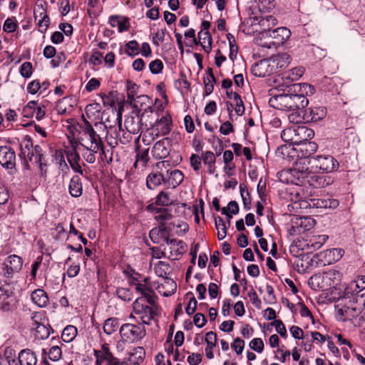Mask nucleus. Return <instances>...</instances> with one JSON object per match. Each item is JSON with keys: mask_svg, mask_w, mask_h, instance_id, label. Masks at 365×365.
<instances>
[{"mask_svg": "<svg viewBox=\"0 0 365 365\" xmlns=\"http://www.w3.org/2000/svg\"><path fill=\"white\" fill-rule=\"evenodd\" d=\"M77 329L73 325L66 326L62 331L61 339L65 342H71L77 335Z\"/></svg>", "mask_w": 365, "mask_h": 365, "instance_id": "obj_50", "label": "nucleus"}, {"mask_svg": "<svg viewBox=\"0 0 365 365\" xmlns=\"http://www.w3.org/2000/svg\"><path fill=\"white\" fill-rule=\"evenodd\" d=\"M125 275L128 277V284L130 286H133L134 284L137 283V282L140 281L143 278L140 274L135 272L133 269L128 267L126 269L123 271Z\"/></svg>", "mask_w": 365, "mask_h": 365, "instance_id": "obj_52", "label": "nucleus"}, {"mask_svg": "<svg viewBox=\"0 0 365 365\" xmlns=\"http://www.w3.org/2000/svg\"><path fill=\"white\" fill-rule=\"evenodd\" d=\"M23 267V259L16 255L8 256L2 267V274L4 277L11 279L16 273H19Z\"/></svg>", "mask_w": 365, "mask_h": 365, "instance_id": "obj_14", "label": "nucleus"}, {"mask_svg": "<svg viewBox=\"0 0 365 365\" xmlns=\"http://www.w3.org/2000/svg\"><path fill=\"white\" fill-rule=\"evenodd\" d=\"M272 39L275 49L282 45L291 36V31L286 27H278L272 29Z\"/></svg>", "mask_w": 365, "mask_h": 365, "instance_id": "obj_34", "label": "nucleus"}, {"mask_svg": "<svg viewBox=\"0 0 365 365\" xmlns=\"http://www.w3.org/2000/svg\"><path fill=\"white\" fill-rule=\"evenodd\" d=\"M148 148L138 150L135 157V162L134 163V166L137 168L138 166H140L141 168H145L147 166L148 163L150 160L148 155Z\"/></svg>", "mask_w": 365, "mask_h": 365, "instance_id": "obj_46", "label": "nucleus"}, {"mask_svg": "<svg viewBox=\"0 0 365 365\" xmlns=\"http://www.w3.org/2000/svg\"><path fill=\"white\" fill-rule=\"evenodd\" d=\"M124 125L127 131L137 134L140 130V120L138 117L128 116L125 119Z\"/></svg>", "mask_w": 365, "mask_h": 365, "instance_id": "obj_41", "label": "nucleus"}, {"mask_svg": "<svg viewBox=\"0 0 365 365\" xmlns=\"http://www.w3.org/2000/svg\"><path fill=\"white\" fill-rule=\"evenodd\" d=\"M96 365H128L125 361H120L110 351L108 344H103L100 349H94Z\"/></svg>", "mask_w": 365, "mask_h": 365, "instance_id": "obj_10", "label": "nucleus"}, {"mask_svg": "<svg viewBox=\"0 0 365 365\" xmlns=\"http://www.w3.org/2000/svg\"><path fill=\"white\" fill-rule=\"evenodd\" d=\"M20 157L24 158V167L30 170L28 160L33 164L36 165L39 169L41 177L46 178L47 174V163L45 159L43 149L38 145L34 146L31 136L25 135L20 143Z\"/></svg>", "mask_w": 365, "mask_h": 365, "instance_id": "obj_2", "label": "nucleus"}, {"mask_svg": "<svg viewBox=\"0 0 365 365\" xmlns=\"http://www.w3.org/2000/svg\"><path fill=\"white\" fill-rule=\"evenodd\" d=\"M68 192L73 197H79L83 193L81 179L78 175L71 178L68 185Z\"/></svg>", "mask_w": 365, "mask_h": 365, "instance_id": "obj_35", "label": "nucleus"}, {"mask_svg": "<svg viewBox=\"0 0 365 365\" xmlns=\"http://www.w3.org/2000/svg\"><path fill=\"white\" fill-rule=\"evenodd\" d=\"M35 22L38 26L41 33H45L50 25V19L46 10L42 4H37L34 10Z\"/></svg>", "mask_w": 365, "mask_h": 365, "instance_id": "obj_20", "label": "nucleus"}, {"mask_svg": "<svg viewBox=\"0 0 365 365\" xmlns=\"http://www.w3.org/2000/svg\"><path fill=\"white\" fill-rule=\"evenodd\" d=\"M328 238V236L326 235L314 236L310 239L308 246L312 247L314 250H319L327 242Z\"/></svg>", "mask_w": 365, "mask_h": 365, "instance_id": "obj_51", "label": "nucleus"}, {"mask_svg": "<svg viewBox=\"0 0 365 365\" xmlns=\"http://www.w3.org/2000/svg\"><path fill=\"white\" fill-rule=\"evenodd\" d=\"M198 38L200 42V44L202 46L203 50L206 53H209L212 49V46H211L212 38H211V36H210L209 31H200L198 33Z\"/></svg>", "mask_w": 365, "mask_h": 365, "instance_id": "obj_42", "label": "nucleus"}, {"mask_svg": "<svg viewBox=\"0 0 365 365\" xmlns=\"http://www.w3.org/2000/svg\"><path fill=\"white\" fill-rule=\"evenodd\" d=\"M11 302V297L7 292L0 289V309L3 310L9 309Z\"/></svg>", "mask_w": 365, "mask_h": 365, "instance_id": "obj_55", "label": "nucleus"}, {"mask_svg": "<svg viewBox=\"0 0 365 365\" xmlns=\"http://www.w3.org/2000/svg\"><path fill=\"white\" fill-rule=\"evenodd\" d=\"M170 228L166 225H159L158 227L153 228L149 232V237L155 244H160L162 242L167 243L170 240L168 237Z\"/></svg>", "mask_w": 365, "mask_h": 365, "instance_id": "obj_25", "label": "nucleus"}, {"mask_svg": "<svg viewBox=\"0 0 365 365\" xmlns=\"http://www.w3.org/2000/svg\"><path fill=\"white\" fill-rule=\"evenodd\" d=\"M276 24V19L271 15L250 16L244 22L243 31L248 34H257L258 36L262 32L272 30V28Z\"/></svg>", "mask_w": 365, "mask_h": 365, "instance_id": "obj_4", "label": "nucleus"}, {"mask_svg": "<svg viewBox=\"0 0 365 365\" xmlns=\"http://www.w3.org/2000/svg\"><path fill=\"white\" fill-rule=\"evenodd\" d=\"M109 24L112 27H118V31L122 33L129 29L130 24L128 18L120 19L119 16H111L109 18Z\"/></svg>", "mask_w": 365, "mask_h": 365, "instance_id": "obj_40", "label": "nucleus"}, {"mask_svg": "<svg viewBox=\"0 0 365 365\" xmlns=\"http://www.w3.org/2000/svg\"><path fill=\"white\" fill-rule=\"evenodd\" d=\"M303 112L306 119L313 122L321 120L327 115V109L324 106L312 107Z\"/></svg>", "mask_w": 365, "mask_h": 365, "instance_id": "obj_32", "label": "nucleus"}, {"mask_svg": "<svg viewBox=\"0 0 365 365\" xmlns=\"http://www.w3.org/2000/svg\"><path fill=\"white\" fill-rule=\"evenodd\" d=\"M133 286L135 287L136 292L142 295L140 297H145L150 304L156 302L157 297L149 277H143Z\"/></svg>", "mask_w": 365, "mask_h": 365, "instance_id": "obj_16", "label": "nucleus"}, {"mask_svg": "<svg viewBox=\"0 0 365 365\" xmlns=\"http://www.w3.org/2000/svg\"><path fill=\"white\" fill-rule=\"evenodd\" d=\"M303 172L304 173H302V174L301 173L300 175L297 178H287L285 179H281V181L297 185L309 184L310 186L314 187L324 186L325 180L323 177L316 175L314 173L308 170L307 168H306V170H303Z\"/></svg>", "mask_w": 365, "mask_h": 365, "instance_id": "obj_9", "label": "nucleus"}, {"mask_svg": "<svg viewBox=\"0 0 365 365\" xmlns=\"http://www.w3.org/2000/svg\"><path fill=\"white\" fill-rule=\"evenodd\" d=\"M118 297L124 302H130L133 299V293L128 288L120 287L116 290Z\"/></svg>", "mask_w": 365, "mask_h": 365, "instance_id": "obj_57", "label": "nucleus"}, {"mask_svg": "<svg viewBox=\"0 0 365 365\" xmlns=\"http://www.w3.org/2000/svg\"><path fill=\"white\" fill-rule=\"evenodd\" d=\"M151 126L150 135H151L152 140L160 135H165L171 131L172 118L171 115L166 113L160 118L155 120V122H150Z\"/></svg>", "mask_w": 365, "mask_h": 365, "instance_id": "obj_11", "label": "nucleus"}, {"mask_svg": "<svg viewBox=\"0 0 365 365\" xmlns=\"http://www.w3.org/2000/svg\"><path fill=\"white\" fill-rule=\"evenodd\" d=\"M148 210H152L155 214V220L159 225H165L167 222L171 220L173 215L168 208L155 207L153 204L147 207Z\"/></svg>", "mask_w": 365, "mask_h": 365, "instance_id": "obj_29", "label": "nucleus"}, {"mask_svg": "<svg viewBox=\"0 0 365 365\" xmlns=\"http://www.w3.org/2000/svg\"><path fill=\"white\" fill-rule=\"evenodd\" d=\"M17 26L18 24L15 18H8L4 21L3 25V30L7 33H12L15 31Z\"/></svg>", "mask_w": 365, "mask_h": 365, "instance_id": "obj_59", "label": "nucleus"}, {"mask_svg": "<svg viewBox=\"0 0 365 365\" xmlns=\"http://www.w3.org/2000/svg\"><path fill=\"white\" fill-rule=\"evenodd\" d=\"M131 104L138 111V115H140L141 120L149 118L150 115H152L154 112L153 101L147 95L137 96Z\"/></svg>", "mask_w": 365, "mask_h": 365, "instance_id": "obj_13", "label": "nucleus"}, {"mask_svg": "<svg viewBox=\"0 0 365 365\" xmlns=\"http://www.w3.org/2000/svg\"><path fill=\"white\" fill-rule=\"evenodd\" d=\"M230 99L232 102H230L231 106L237 115H242L245 113V106L240 96L236 92L230 93Z\"/></svg>", "mask_w": 365, "mask_h": 365, "instance_id": "obj_39", "label": "nucleus"}, {"mask_svg": "<svg viewBox=\"0 0 365 365\" xmlns=\"http://www.w3.org/2000/svg\"><path fill=\"white\" fill-rule=\"evenodd\" d=\"M173 203L170 193L167 191H160L155 197V204L158 206L167 207Z\"/></svg>", "mask_w": 365, "mask_h": 365, "instance_id": "obj_49", "label": "nucleus"}, {"mask_svg": "<svg viewBox=\"0 0 365 365\" xmlns=\"http://www.w3.org/2000/svg\"><path fill=\"white\" fill-rule=\"evenodd\" d=\"M62 356L61 348L58 346H53L48 351V357L51 361H57Z\"/></svg>", "mask_w": 365, "mask_h": 365, "instance_id": "obj_61", "label": "nucleus"}, {"mask_svg": "<svg viewBox=\"0 0 365 365\" xmlns=\"http://www.w3.org/2000/svg\"><path fill=\"white\" fill-rule=\"evenodd\" d=\"M32 302L39 307H45L48 303L47 293L42 289L34 290L31 295Z\"/></svg>", "mask_w": 365, "mask_h": 365, "instance_id": "obj_36", "label": "nucleus"}, {"mask_svg": "<svg viewBox=\"0 0 365 365\" xmlns=\"http://www.w3.org/2000/svg\"><path fill=\"white\" fill-rule=\"evenodd\" d=\"M341 277L342 274L339 270L331 269L324 272L322 277H312L310 280L312 281V283H313L314 281H317V283L319 284V281L322 279V282H325L327 286L334 287L335 285H337L340 282Z\"/></svg>", "mask_w": 365, "mask_h": 365, "instance_id": "obj_19", "label": "nucleus"}, {"mask_svg": "<svg viewBox=\"0 0 365 365\" xmlns=\"http://www.w3.org/2000/svg\"><path fill=\"white\" fill-rule=\"evenodd\" d=\"M156 302L150 304L145 297H138L133 304V312L130 318H134L133 314L141 320L142 324H150L157 315Z\"/></svg>", "mask_w": 365, "mask_h": 365, "instance_id": "obj_5", "label": "nucleus"}, {"mask_svg": "<svg viewBox=\"0 0 365 365\" xmlns=\"http://www.w3.org/2000/svg\"><path fill=\"white\" fill-rule=\"evenodd\" d=\"M304 68L302 66L295 67L283 73L282 79H290L295 81L299 79L304 73Z\"/></svg>", "mask_w": 365, "mask_h": 365, "instance_id": "obj_43", "label": "nucleus"}, {"mask_svg": "<svg viewBox=\"0 0 365 365\" xmlns=\"http://www.w3.org/2000/svg\"><path fill=\"white\" fill-rule=\"evenodd\" d=\"M155 274L160 277H163L165 279V283L170 286L171 290L168 292H165L163 294L164 296H170L174 294L176 289V283L171 279H168L166 277V275L170 272V266L168 263L159 261L155 266L154 268Z\"/></svg>", "mask_w": 365, "mask_h": 365, "instance_id": "obj_22", "label": "nucleus"}, {"mask_svg": "<svg viewBox=\"0 0 365 365\" xmlns=\"http://www.w3.org/2000/svg\"><path fill=\"white\" fill-rule=\"evenodd\" d=\"M126 88L128 101L130 103H132L133 101H134L136 98L135 96L138 93L139 87L137 84L132 82L131 81H128Z\"/></svg>", "mask_w": 365, "mask_h": 365, "instance_id": "obj_53", "label": "nucleus"}, {"mask_svg": "<svg viewBox=\"0 0 365 365\" xmlns=\"http://www.w3.org/2000/svg\"><path fill=\"white\" fill-rule=\"evenodd\" d=\"M145 356V351L142 346H137L128 353V361L133 365L142 363Z\"/></svg>", "mask_w": 365, "mask_h": 365, "instance_id": "obj_37", "label": "nucleus"}, {"mask_svg": "<svg viewBox=\"0 0 365 365\" xmlns=\"http://www.w3.org/2000/svg\"><path fill=\"white\" fill-rule=\"evenodd\" d=\"M83 135L86 139H82L81 145L83 148H87L93 152L101 151V154H105L104 146L98 134L94 130L91 124L84 120V124L82 126Z\"/></svg>", "mask_w": 365, "mask_h": 365, "instance_id": "obj_8", "label": "nucleus"}, {"mask_svg": "<svg viewBox=\"0 0 365 365\" xmlns=\"http://www.w3.org/2000/svg\"><path fill=\"white\" fill-rule=\"evenodd\" d=\"M170 140L169 138H164L156 142L152 148V155L155 159H165L170 151Z\"/></svg>", "mask_w": 365, "mask_h": 365, "instance_id": "obj_24", "label": "nucleus"}, {"mask_svg": "<svg viewBox=\"0 0 365 365\" xmlns=\"http://www.w3.org/2000/svg\"><path fill=\"white\" fill-rule=\"evenodd\" d=\"M186 297L187 298H189V302L185 307V312L188 315H191L196 310L197 302L191 292L187 293Z\"/></svg>", "mask_w": 365, "mask_h": 365, "instance_id": "obj_56", "label": "nucleus"}, {"mask_svg": "<svg viewBox=\"0 0 365 365\" xmlns=\"http://www.w3.org/2000/svg\"><path fill=\"white\" fill-rule=\"evenodd\" d=\"M116 120L118 122V128L110 126L109 130L107 131L106 141L111 148H115L120 141V133L122 129V114L119 111L117 113Z\"/></svg>", "mask_w": 365, "mask_h": 365, "instance_id": "obj_23", "label": "nucleus"}, {"mask_svg": "<svg viewBox=\"0 0 365 365\" xmlns=\"http://www.w3.org/2000/svg\"><path fill=\"white\" fill-rule=\"evenodd\" d=\"M314 131L305 126L290 127L282 130V139L287 143L299 145L302 142L314 137Z\"/></svg>", "mask_w": 365, "mask_h": 365, "instance_id": "obj_6", "label": "nucleus"}, {"mask_svg": "<svg viewBox=\"0 0 365 365\" xmlns=\"http://www.w3.org/2000/svg\"><path fill=\"white\" fill-rule=\"evenodd\" d=\"M33 73V66L31 62L26 61L21 64L20 67V74L22 77L29 78Z\"/></svg>", "mask_w": 365, "mask_h": 365, "instance_id": "obj_60", "label": "nucleus"}, {"mask_svg": "<svg viewBox=\"0 0 365 365\" xmlns=\"http://www.w3.org/2000/svg\"><path fill=\"white\" fill-rule=\"evenodd\" d=\"M287 93L285 90L282 89V93H274V91L271 90L270 98L269 104L271 107L284 111H302L306 108L309 103L307 96L304 95L308 93L307 89L310 90V93H313L314 88L307 83H293L287 85Z\"/></svg>", "mask_w": 365, "mask_h": 365, "instance_id": "obj_1", "label": "nucleus"}, {"mask_svg": "<svg viewBox=\"0 0 365 365\" xmlns=\"http://www.w3.org/2000/svg\"><path fill=\"white\" fill-rule=\"evenodd\" d=\"M98 152H93L87 148H83L82 150V156L83 159L88 163H94L96 161V154Z\"/></svg>", "mask_w": 365, "mask_h": 365, "instance_id": "obj_63", "label": "nucleus"}, {"mask_svg": "<svg viewBox=\"0 0 365 365\" xmlns=\"http://www.w3.org/2000/svg\"><path fill=\"white\" fill-rule=\"evenodd\" d=\"M271 67L273 72L277 73L279 70L287 68L291 62V56L287 53H279L269 58Z\"/></svg>", "mask_w": 365, "mask_h": 365, "instance_id": "obj_26", "label": "nucleus"}, {"mask_svg": "<svg viewBox=\"0 0 365 365\" xmlns=\"http://www.w3.org/2000/svg\"><path fill=\"white\" fill-rule=\"evenodd\" d=\"M71 99L63 98L57 102L56 109L58 114L66 115L72 110V106L70 103Z\"/></svg>", "mask_w": 365, "mask_h": 365, "instance_id": "obj_48", "label": "nucleus"}, {"mask_svg": "<svg viewBox=\"0 0 365 365\" xmlns=\"http://www.w3.org/2000/svg\"><path fill=\"white\" fill-rule=\"evenodd\" d=\"M169 255L168 257L171 260L178 259L186 251L187 245L182 240L170 239L167 241Z\"/></svg>", "mask_w": 365, "mask_h": 365, "instance_id": "obj_21", "label": "nucleus"}, {"mask_svg": "<svg viewBox=\"0 0 365 365\" xmlns=\"http://www.w3.org/2000/svg\"><path fill=\"white\" fill-rule=\"evenodd\" d=\"M312 166L324 173H331L339 168L338 161L331 155H317L311 158Z\"/></svg>", "mask_w": 365, "mask_h": 365, "instance_id": "obj_12", "label": "nucleus"}, {"mask_svg": "<svg viewBox=\"0 0 365 365\" xmlns=\"http://www.w3.org/2000/svg\"><path fill=\"white\" fill-rule=\"evenodd\" d=\"M299 146V148L297 149L299 153L298 157L308 158L309 160L315 157L313 155L318 149V145L316 143L307 140L302 142Z\"/></svg>", "mask_w": 365, "mask_h": 365, "instance_id": "obj_31", "label": "nucleus"}, {"mask_svg": "<svg viewBox=\"0 0 365 365\" xmlns=\"http://www.w3.org/2000/svg\"><path fill=\"white\" fill-rule=\"evenodd\" d=\"M125 52L128 56H135L138 54V43L136 41H130L125 44Z\"/></svg>", "mask_w": 365, "mask_h": 365, "instance_id": "obj_62", "label": "nucleus"}, {"mask_svg": "<svg viewBox=\"0 0 365 365\" xmlns=\"http://www.w3.org/2000/svg\"><path fill=\"white\" fill-rule=\"evenodd\" d=\"M251 73L257 77H264L273 74L269 59L266 58L255 63L251 68Z\"/></svg>", "mask_w": 365, "mask_h": 365, "instance_id": "obj_27", "label": "nucleus"}, {"mask_svg": "<svg viewBox=\"0 0 365 365\" xmlns=\"http://www.w3.org/2000/svg\"><path fill=\"white\" fill-rule=\"evenodd\" d=\"M250 347L254 351L261 353L264 350V343L262 339L255 338L250 342Z\"/></svg>", "mask_w": 365, "mask_h": 365, "instance_id": "obj_64", "label": "nucleus"}, {"mask_svg": "<svg viewBox=\"0 0 365 365\" xmlns=\"http://www.w3.org/2000/svg\"><path fill=\"white\" fill-rule=\"evenodd\" d=\"M272 30L262 32L261 35L257 38V43L262 47L267 48H275V44L272 39Z\"/></svg>", "mask_w": 365, "mask_h": 365, "instance_id": "obj_38", "label": "nucleus"}, {"mask_svg": "<svg viewBox=\"0 0 365 365\" xmlns=\"http://www.w3.org/2000/svg\"><path fill=\"white\" fill-rule=\"evenodd\" d=\"M118 327V319L115 317H110L104 322L103 329L105 334L111 335L117 331Z\"/></svg>", "mask_w": 365, "mask_h": 365, "instance_id": "obj_45", "label": "nucleus"}, {"mask_svg": "<svg viewBox=\"0 0 365 365\" xmlns=\"http://www.w3.org/2000/svg\"><path fill=\"white\" fill-rule=\"evenodd\" d=\"M312 163L309 162V158H304L299 156V159L295 163V167L292 169L283 170L279 174V178L281 179H285L287 178H297L300 175V174L303 172V170H306V168L309 170V165Z\"/></svg>", "mask_w": 365, "mask_h": 365, "instance_id": "obj_18", "label": "nucleus"}, {"mask_svg": "<svg viewBox=\"0 0 365 365\" xmlns=\"http://www.w3.org/2000/svg\"><path fill=\"white\" fill-rule=\"evenodd\" d=\"M310 220L312 222L314 221L313 219L309 217H300L299 219H296V221L293 222L294 225H292V228L294 230L297 229L295 231L298 232L309 230L312 227V225H308L309 224Z\"/></svg>", "mask_w": 365, "mask_h": 365, "instance_id": "obj_44", "label": "nucleus"}, {"mask_svg": "<svg viewBox=\"0 0 365 365\" xmlns=\"http://www.w3.org/2000/svg\"><path fill=\"white\" fill-rule=\"evenodd\" d=\"M36 354L29 349L19 352L18 361L13 360L11 363L9 361V365H36Z\"/></svg>", "mask_w": 365, "mask_h": 365, "instance_id": "obj_28", "label": "nucleus"}, {"mask_svg": "<svg viewBox=\"0 0 365 365\" xmlns=\"http://www.w3.org/2000/svg\"><path fill=\"white\" fill-rule=\"evenodd\" d=\"M170 165L168 160H163L156 163V167L160 171L150 173L146 178V187L149 190H155L162 184L165 185V175L163 173V168L166 169Z\"/></svg>", "mask_w": 365, "mask_h": 365, "instance_id": "obj_15", "label": "nucleus"}, {"mask_svg": "<svg viewBox=\"0 0 365 365\" xmlns=\"http://www.w3.org/2000/svg\"><path fill=\"white\" fill-rule=\"evenodd\" d=\"M36 102L34 101H29L22 110V115L26 118H32L34 116Z\"/></svg>", "mask_w": 365, "mask_h": 365, "instance_id": "obj_58", "label": "nucleus"}, {"mask_svg": "<svg viewBox=\"0 0 365 365\" xmlns=\"http://www.w3.org/2000/svg\"><path fill=\"white\" fill-rule=\"evenodd\" d=\"M215 76L212 73V69L209 68L207 69L206 76L203 78L205 84L204 96H209L212 93L214 88L212 81H215Z\"/></svg>", "mask_w": 365, "mask_h": 365, "instance_id": "obj_47", "label": "nucleus"}, {"mask_svg": "<svg viewBox=\"0 0 365 365\" xmlns=\"http://www.w3.org/2000/svg\"><path fill=\"white\" fill-rule=\"evenodd\" d=\"M0 164L11 173L16 171V155L14 150L8 145L0 146Z\"/></svg>", "mask_w": 365, "mask_h": 365, "instance_id": "obj_17", "label": "nucleus"}, {"mask_svg": "<svg viewBox=\"0 0 365 365\" xmlns=\"http://www.w3.org/2000/svg\"><path fill=\"white\" fill-rule=\"evenodd\" d=\"M184 175L182 171L174 169L167 170L165 175V185L175 188L183 181Z\"/></svg>", "mask_w": 365, "mask_h": 365, "instance_id": "obj_33", "label": "nucleus"}, {"mask_svg": "<svg viewBox=\"0 0 365 365\" xmlns=\"http://www.w3.org/2000/svg\"><path fill=\"white\" fill-rule=\"evenodd\" d=\"M38 314L35 313L33 314L31 317V319L34 322L33 328L35 330V339L39 340H43L47 339L50 334L51 330L52 329L50 326L46 327L41 323H38L37 319L38 318Z\"/></svg>", "mask_w": 365, "mask_h": 365, "instance_id": "obj_30", "label": "nucleus"}, {"mask_svg": "<svg viewBox=\"0 0 365 365\" xmlns=\"http://www.w3.org/2000/svg\"><path fill=\"white\" fill-rule=\"evenodd\" d=\"M215 227L217 231L218 240H223L227 235V228L225 222L220 217L215 218Z\"/></svg>", "mask_w": 365, "mask_h": 365, "instance_id": "obj_54", "label": "nucleus"}, {"mask_svg": "<svg viewBox=\"0 0 365 365\" xmlns=\"http://www.w3.org/2000/svg\"><path fill=\"white\" fill-rule=\"evenodd\" d=\"M119 333L123 342L133 344L145 337L146 329L145 326L140 323L137 324L125 323L119 329Z\"/></svg>", "mask_w": 365, "mask_h": 365, "instance_id": "obj_7", "label": "nucleus"}, {"mask_svg": "<svg viewBox=\"0 0 365 365\" xmlns=\"http://www.w3.org/2000/svg\"><path fill=\"white\" fill-rule=\"evenodd\" d=\"M365 308V292L356 294L349 300L341 299L336 305V314L342 321H351L361 314Z\"/></svg>", "mask_w": 365, "mask_h": 365, "instance_id": "obj_3", "label": "nucleus"}]
</instances>
